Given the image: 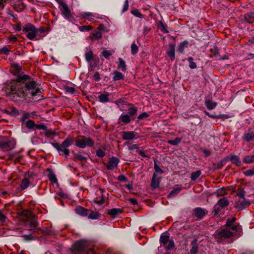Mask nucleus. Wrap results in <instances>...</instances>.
Returning a JSON list of instances; mask_svg holds the SVG:
<instances>
[{
	"mask_svg": "<svg viewBox=\"0 0 254 254\" xmlns=\"http://www.w3.org/2000/svg\"><path fill=\"white\" fill-rule=\"evenodd\" d=\"M158 26V28L160 29L161 31H162L164 33H167L168 32V31L166 28V25L162 21H159Z\"/></svg>",
	"mask_w": 254,
	"mask_h": 254,
	"instance_id": "nucleus-37",
	"label": "nucleus"
},
{
	"mask_svg": "<svg viewBox=\"0 0 254 254\" xmlns=\"http://www.w3.org/2000/svg\"><path fill=\"white\" fill-rule=\"evenodd\" d=\"M6 221V216L0 210V222L4 223Z\"/></svg>",
	"mask_w": 254,
	"mask_h": 254,
	"instance_id": "nucleus-62",
	"label": "nucleus"
},
{
	"mask_svg": "<svg viewBox=\"0 0 254 254\" xmlns=\"http://www.w3.org/2000/svg\"><path fill=\"white\" fill-rule=\"evenodd\" d=\"M198 244H197V240L196 239H194L192 240L191 242V248L190 251V254H197L198 253Z\"/></svg>",
	"mask_w": 254,
	"mask_h": 254,
	"instance_id": "nucleus-15",
	"label": "nucleus"
},
{
	"mask_svg": "<svg viewBox=\"0 0 254 254\" xmlns=\"http://www.w3.org/2000/svg\"><path fill=\"white\" fill-rule=\"evenodd\" d=\"M29 186V181L27 178H24L22 180V182L19 185L18 190H23L26 189Z\"/></svg>",
	"mask_w": 254,
	"mask_h": 254,
	"instance_id": "nucleus-18",
	"label": "nucleus"
},
{
	"mask_svg": "<svg viewBox=\"0 0 254 254\" xmlns=\"http://www.w3.org/2000/svg\"><path fill=\"white\" fill-rule=\"evenodd\" d=\"M23 218L25 226L30 231H33L37 227V219L34 215H32L28 211L23 212Z\"/></svg>",
	"mask_w": 254,
	"mask_h": 254,
	"instance_id": "nucleus-1",
	"label": "nucleus"
},
{
	"mask_svg": "<svg viewBox=\"0 0 254 254\" xmlns=\"http://www.w3.org/2000/svg\"><path fill=\"white\" fill-rule=\"evenodd\" d=\"M182 140V139L180 138H176L174 140H170L167 141L168 143H169L171 145H176L179 144Z\"/></svg>",
	"mask_w": 254,
	"mask_h": 254,
	"instance_id": "nucleus-45",
	"label": "nucleus"
},
{
	"mask_svg": "<svg viewBox=\"0 0 254 254\" xmlns=\"http://www.w3.org/2000/svg\"><path fill=\"white\" fill-rule=\"evenodd\" d=\"M96 155L99 157H103L105 155V152L102 148L97 149L96 151Z\"/></svg>",
	"mask_w": 254,
	"mask_h": 254,
	"instance_id": "nucleus-50",
	"label": "nucleus"
},
{
	"mask_svg": "<svg viewBox=\"0 0 254 254\" xmlns=\"http://www.w3.org/2000/svg\"><path fill=\"white\" fill-rule=\"evenodd\" d=\"M75 211L76 213L82 216H85L88 215V210L81 206L76 207Z\"/></svg>",
	"mask_w": 254,
	"mask_h": 254,
	"instance_id": "nucleus-19",
	"label": "nucleus"
},
{
	"mask_svg": "<svg viewBox=\"0 0 254 254\" xmlns=\"http://www.w3.org/2000/svg\"><path fill=\"white\" fill-rule=\"evenodd\" d=\"M128 0H125L124 1L123 6V9L122 12H125L128 9Z\"/></svg>",
	"mask_w": 254,
	"mask_h": 254,
	"instance_id": "nucleus-61",
	"label": "nucleus"
},
{
	"mask_svg": "<svg viewBox=\"0 0 254 254\" xmlns=\"http://www.w3.org/2000/svg\"><path fill=\"white\" fill-rule=\"evenodd\" d=\"M75 158L77 160H79V161H84V160H86L87 159V158L85 156L82 155L81 154V153H78L76 154L75 155Z\"/></svg>",
	"mask_w": 254,
	"mask_h": 254,
	"instance_id": "nucleus-51",
	"label": "nucleus"
},
{
	"mask_svg": "<svg viewBox=\"0 0 254 254\" xmlns=\"http://www.w3.org/2000/svg\"><path fill=\"white\" fill-rule=\"evenodd\" d=\"M170 240V237L168 235L162 234L161 237H160L159 241L161 243V245L164 246L167 245Z\"/></svg>",
	"mask_w": 254,
	"mask_h": 254,
	"instance_id": "nucleus-23",
	"label": "nucleus"
},
{
	"mask_svg": "<svg viewBox=\"0 0 254 254\" xmlns=\"http://www.w3.org/2000/svg\"><path fill=\"white\" fill-rule=\"evenodd\" d=\"M122 212V210L120 208H114L109 210L108 213L112 216H116Z\"/></svg>",
	"mask_w": 254,
	"mask_h": 254,
	"instance_id": "nucleus-34",
	"label": "nucleus"
},
{
	"mask_svg": "<svg viewBox=\"0 0 254 254\" xmlns=\"http://www.w3.org/2000/svg\"><path fill=\"white\" fill-rule=\"evenodd\" d=\"M159 179L156 178V176H153L152 177L151 183V187L153 189H156L159 187Z\"/></svg>",
	"mask_w": 254,
	"mask_h": 254,
	"instance_id": "nucleus-24",
	"label": "nucleus"
},
{
	"mask_svg": "<svg viewBox=\"0 0 254 254\" xmlns=\"http://www.w3.org/2000/svg\"><path fill=\"white\" fill-rule=\"evenodd\" d=\"M119 119L125 124H127L130 121V117L127 114H122L121 115Z\"/></svg>",
	"mask_w": 254,
	"mask_h": 254,
	"instance_id": "nucleus-25",
	"label": "nucleus"
},
{
	"mask_svg": "<svg viewBox=\"0 0 254 254\" xmlns=\"http://www.w3.org/2000/svg\"><path fill=\"white\" fill-rule=\"evenodd\" d=\"M188 61L189 63V67L191 69H195L197 67L196 64L193 61V58L192 57H189L188 59Z\"/></svg>",
	"mask_w": 254,
	"mask_h": 254,
	"instance_id": "nucleus-40",
	"label": "nucleus"
},
{
	"mask_svg": "<svg viewBox=\"0 0 254 254\" xmlns=\"http://www.w3.org/2000/svg\"><path fill=\"white\" fill-rule=\"evenodd\" d=\"M244 174L246 176H253L254 175V167L251 169L248 170L244 172Z\"/></svg>",
	"mask_w": 254,
	"mask_h": 254,
	"instance_id": "nucleus-53",
	"label": "nucleus"
},
{
	"mask_svg": "<svg viewBox=\"0 0 254 254\" xmlns=\"http://www.w3.org/2000/svg\"><path fill=\"white\" fill-rule=\"evenodd\" d=\"M243 139L246 141H250L254 139V132L250 131L245 133L243 137Z\"/></svg>",
	"mask_w": 254,
	"mask_h": 254,
	"instance_id": "nucleus-22",
	"label": "nucleus"
},
{
	"mask_svg": "<svg viewBox=\"0 0 254 254\" xmlns=\"http://www.w3.org/2000/svg\"><path fill=\"white\" fill-rule=\"evenodd\" d=\"M10 51V49L6 47H4L0 49V54H3L5 55H8Z\"/></svg>",
	"mask_w": 254,
	"mask_h": 254,
	"instance_id": "nucleus-54",
	"label": "nucleus"
},
{
	"mask_svg": "<svg viewBox=\"0 0 254 254\" xmlns=\"http://www.w3.org/2000/svg\"><path fill=\"white\" fill-rule=\"evenodd\" d=\"M100 216V214L97 212L92 211L88 215V218L91 219H97Z\"/></svg>",
	"mask_w": 254,
	"mask_h": 254,
	"instance_id": "nucleus-42",
	"label": "nucleus"
},
{
	"mask_svg": "<svg viewBox=\"0 0 254 254\" xmlns=\"http://www.w3.org/2000/svg\"><path fill=\"white\" fill-rule=\"evenodd\" d=\"M11 90L12 94H16L18 97H21L23 96V89L22 84L20 82H17L14 81L12 83Z\"/></svg>",
	"mask_w": 254,
	"mask_h": 254,
	"instance_id": "nucleus-6",
	"label": "nucleus"
},
{
	"mask_svg": "<svg viewBox=\"0 0 254 254\" xmlns=\"http://www.w3.org/2000/svg\"><path fill=\"white\" fill-rule=\"evenodd\" d=\"M46 132H45V135L46 136H47V137H51L52 136H54V132L52 131V130H47L46 129Z\"/></svg>",
	"mask_w": 254,
	"mask_h": 254,
	"instance_id": "nucleus-63",
	"label": "nucleus"
},
{
	"mask_svg": "<svg viewBox=\"0 0 254 254\" xmlns=\"http://www.w3.org/2000/svg\"><path fill=\"white\" fill-rule=\"evenodd\" d=\"M137 134L134 131H123L122 137L124 140H132L137 138Z\"/></svg>",
	"mask_w": 254,
	"mask_h": 254,
	"instance_id": "nucleus-7",
	"label": "nucleus"
},
{
	"mask_svg": "<svg viewBox=\"0 0 254 254\" xmlns=\"http://www.w3.org/2000/svg\"><path fill=\"white\" fill-rule=\"evenodd\" d=\"M230 159L231 161L235 164L237 166H240L241 164V162L240 160L239 157L235 155H232L230 157Z\"/></svg>",
	"mask_w": 254,
	"mask_h": 254,
	"instance_id": "nucleus-28",
	"label": "nucleus"
},
{
	"mask_svg": "<svg viewBox=\"0 0 254 254\" xmlns=\"http://www.w3.org/2000/svg\"><path fill=\"white\" fill-rule=\"evenodd\" d=\"M217 196H224L227 194L226 190L224 188L218 189L215 192Z\"/></svg>",
	"mask_w": 254,
	"mask_h": 254,
	"instance_id": "nucleus-36",
	"label": "nucleus"
},
{
	"mask_svg": "<svg viewBox=\"0 0 254 254\" xmlns=\"http://www.w3.org/2000/svg\"><path fill=\"white\" fill-rule=\"evenodd\" d=\"M181 188H176L174 189L170 193L169 195V197H171L176 196L181 191Z\"/></svg>",
	"mask_w": 254,
	"mask_h": 254,
	"instance_id": "nucleus-38",
	"label": "nucleus"
},
{
	"mask_svg": "<svg viewBox=\"0 0 254 254\" xmlns=\"http://www.w3.org/2000/svg\"><path fill=\"white\" fill-rule=\"evenodd\" d=\"M15 141L12 139L1 141L0 142V151L7 152L15 147Z\"/></svg>",
	"mask_w": 254,
	"mask_h": 254,
	"instance_id": "nucleus-5",
	"label": "nucleus"
},
{
	"mask_svg": "<svg viewBox=\"0 0 254 254\" xmlns=\"http://www.w3.org/2000/svg\"><path fill=\"white\" fill-rule=\"evenodd\" d=\"M110 94L108 92H104L101 94L100 96H98V100L101 103H107L110 101L109 100Z\"/></svg>",
	"mask_w": 254,
	"mask_h": 254,
	"instance_id": "nucleus-17",
	"label": "nucleus"
},
{
	"mask_svg": "<svg viewBox=\"0 0 254 254\" xmlns=\"http://www.w3.org/2000/svg\"><path fill=\"white\" fill-rule=\"evenodd\" d=\"M12 72L14 74H19L21 70V66L17 64H13L11 68Z\"/></svg>",
	"mask_w": 254,
	"mask_h": 254,
	"instance_id": "nucleus-29",
	"label": "nucleus"
},
{
	"mask_svg": "<svg viewBox=\"0 0 254 254\" xmlns=\"http://www.w3.org/2000/svg\"><path fill=\"white\" fill-rule=\"evenodd\" d=\"M59 5L62 6V14L64 16V18L65 19H69V18L71 17V14L68 5L65 3Z\"/></svg>",
	"mask_w": 254,
	"mask_h": 254,
	"instance_id": "nucleus-8",
	"label": "nucleus"
},
{
	"mask_svg": "<svg viewBox=\"0 0 254 254\" xmlns=\"http://www.w3.org/2000/svg\"><path fill=\"white\" fill-rule=\"evenodd\" d=\"M124 78V75L122 73L118 71H114L113 77V81H118V80H122Z\"/></svg>",
	"mask_w": 254,
	"mask_h": 254,
	"instance_id": "nucleus-26",
	"label": "nucleus"
},
{
	"mask_svg": "<svg viewBox=\"0 0 254 254\" xmlns=\"http://www.w3.org/2000/svg\"><path fill=\"white\" fill-rule=\"evenodd\" d=\"M30 117V115L28 113H24L20 118V121L22 122H25Z\"/></svg>",
	"mask_w": 254,
	"mask_h": 254,
	"instance_id": "nucleus-59",
	"label": "nucleus"
},
{
	"mask_svg": "<svg viewBox=\"0 0 254 254\" xmlns=\"http://www.w3.org/2000/svg\"><path fill=\"white\" fill-rule=\"evenodd\" d=\"M79 30L81 32L88 31L92 29L93 27L90 25L79 26Z\"/></svg>",
	"mask_w": 254,
	"mask_h": 254,
	"instance_id": "nucleus-41",
	"label": "nucleus"
},
{
	"mask_svg": "<svg viewBox=\"0 0 254 254\" xmlns=\"http://www.w3.org/2000/svg\"><path fill=\"white\" fill-rule=\"evenodd\" d=\"M205 103L207 108L209 110H213L216 107L217 105L216 103L212 102L210 100L205 101Z\"/></svg>",
	"mask_w": 254,
	"mask_h": 254,
	"instance_id": "nucleus-31",
	"label": "nucleus"
},
{
	"mask_svg": "<svg viewBox=\"0 0 254 254\" xmlns=\"http://www.w3.org/2000/svg\"><path fill=\"white\" fill-rule=\"evenodd\" d=\"M35 129L46 130L47 127L44 124H35Z\"/></svg>",
	"mask_w": 254,
	"mask_h": 254,
	"instance_id": "nucleus-57",
	"label": "nucleus"
},
{
	"mask_svg": "<svg viewBox=\"0 0 254 254\" xmlns=\"http://www.w3.org/2000/svg\"><path fill=\"white\" fill-rule=\"evenodd\" d=\"M74 142V139L72 138H67L62 142V143L60 144V145L63 148H66L67 147L70 146Z\"/></svg>",
	"mask_w": 254,
	"mask_h": 254,
	"instance_id": "nucleus-20",
	"label": "nucleus"
},
{
	"mask_svg": "<svg viewBox=\"0 0 254 254\" xmlns=\"http://www.w3.org/2000/svg\"><path fill=\"white\" fill-rule=\"evenodd\" d=\"M229 227H230V230H231L232 231H233V232H234V233L235 231L238 232H240L242 231V227L240 225L232 226Z\"/></svg>",
	"mask_w": 254,
	"mask_h": 254,
	"instance_id": "nucleus-52",
	"label": "nucleus"
},
{
	"mask_svg": "<svg viewBox=\"0 0 254 254\" xmlns=\"http://www.w3.org/2000/svg\"><path fill=\"white\" fill-rule=\"evenodd\" d=\"M119 67L123 71H125L126 69V65L125 61L121 58L119 59Z\"/></svg>",
	"mask_w": 254,
	"mask_h": 254,
	"instance_id": "nucleus-47",
	"label": "nucleus"
},
{
	"mask_svg": "<svg viewBox=\"0 0 254 254\" xmlns=\"http://www.w3.org/2000/svg\"><path fill=\"white\" fill-rule=\"evenodd\" d=\"M136 113L137 109L136 108H131L128 110V115H129L130 117L134 116Z\"/></svg>",
	"mask_w": 254,
	"mask_h": 254,
	"instance_id": "nucleus-55",
	"label": "nucleus"
},
{
	"mask_svg": "<svg viewBox=\"0 0 254 254\" xmlns=\"http://www.w3.org/2000/svg\"><path fill=\"white\" fill-rule=\"evenodd\" d=\"M102 34L100 31H96L91 34L90 36V39L93 40V39H100L102 38Z\"/></svg>",
	"mask_w": 254,
	"mask_h": 254,
	"instance_id": "nucleus-32",
	"label": "nucleus"
},
{
	"mask_svg": "<svg viewBox=\"0 0 254 254\" xmlns=\"http://www.w3.org/2000/svg\"><path fill=\"white\" fill-rule=\"evenodd\" d=\"M131 13L137 17L141 18L142 17V14L138 9L132 10L131 11Z\"/></svg>",
	"mask_w": 254,
	"mask_h": 254,
	"instance_id": "nucleus-58",
	"label": "nucleus"
},
{
	"mask_svg": "<svg viewBox=\"0 0 254 254\" xmlns=\"http://www.w3.org/2000/svg\"><path fill=\"white\" fill-rule=\"evenodd\" d=\"M94 141L90 138L82 136L75 140V145L80 148H84L86 146L91 147L94 145Z\"/></svg>",
	"mask_w": 254,
	"mask_h": 254,
	"instance_id": "nucleus-3",
	"label": "nucleus"
},
{
	"mask_svg": "<svg viewBox=\"0 0 254 254\" xmlns=\"http://www.w3.org/2000/svg\"><path fill=\"white\" fill-rule=\"evenodd\" d=\"M250 205V202L248 200L243 199L239 200L237 203V207L239 209H243Z\"/></svg>",
	"mask_w": 254,
	"mask_h": 254,
	"instance_id": "nucleus-14",
	"label": "nucleus"
},
{
	"mask_svg": "<svg viewBox=\"0 0 254 254\" xmlns=\"http://www.w3.org/2000/svg\"><path fill=\"white\" fill-rule=\"evenodd\" d=\"M164 246L165 247V248L166 250H170L173 249L175 247L174 240L173 239L170 240L167 244L164 245Z\"/></svg>",
	"mask_w": 254,
	"mask_h": 254,
	"instance_id": "nucleus-35",
	"label": "nucleus"
},
{
	"mask_svg": "<svg viewBox=\"0 0 254 254\" xmlns=\"http://www.w3.org/2000/svg\"><path fill=\"white\" fill-rule=\"evenodd\" d=\"M53 146L58 151L60 155H64L68 156L69 154V149L67 148H63L60 145L59 143H52Z\"/></svg>",
	"mask_w": 254,
	"mask_h": 254,
	"instance_id": "nucleus-11",
	"label": "nucleus"
},
{
	"mask_svg": "<svg viewBox=\"0 0 254 254\" xmlns=\"http://www.w3.org/2000/svg\"><path fill=\"white\" fill-rule=\"evenodd\" d=\"M243 162L246 164H251L254 162V155H250L245 156Z\"/></svg>",
	"mask_w": 254,
	"mask_h": 254,
	"instance_id": "nucleus-30",
	"label": "nucleus"
},
{
	"mask_svg": "<svg viewBox=\"0 0 254 254\" xmlns=\"http://www.w3.org/2000/svg\"><path fill=\"white\" fill-rule=\"evenodd\" d=\"M23 31L29 40H37L38 39L36 38L38 31L33 24L27 23L23 28Z\"/></svg>",
	"mask_w": 254,
	"mask_h": 254,
	"instance_id": "nucleus-2",
	"label": "nucleus"
},
{
	"mask_svg": "<svg viewBox=\"0 0 254 254\" xmlns=\"http://www.w3.org/2000/svg\"><path fill=\"white\" fill-rule=\"evenodd\" d=\"M77 17L81 19H88L89 21H93L94 18V15L90 12H83L79 13Z\"/></svg>",
	"mask_w": 254,
	"mask_h": 254,
	"instance_id": "nucleus-12",
	"label": "nucleus"
},
{
	"mask_svg": "<svg viewBox=\"0 0 254 254\" xmlns=\"http://www.w3.org/2000/svg\"><path fill=\"white\" fill-rule=\"evenodd\" d=\"M188 42L186 40L184 41L182 43H180L178 47V51L180 53H183L184 49L187 47Z\"/></svg>",
	"mask_w": 254,
	"mask_h": 254,
	"instance_id": "nucleus-27",
	"label": "nucleus"
},
{
	"mask_svg": "<svg viewBox=\"0 0 254 254\" xmlns=\"http://www.w3.org/2000/svg\"><path fill=\"white\" fill-rule=\"evenodd\" d=\"M195 212L196 216L199 218H202L206 213V211L205 209L200 207H197L195 208Z\"/></svg>",
	"mask_w": 254,
	"mask_h": 254,
	"instance_id": "nucleus-21",
	"label": "nucleus"
},
{
	"mask_svg": "<svg viewBox=\"0 0 254 254\" xmlns=\"http://www.w3.org/2000/svg\"><path fill=\"white\" fill-rule=\"evenodd\" d=\"M85 248V241L81 240L76 242L73 246V251L74 253L82 252Z\"/></svg>",
	"mask_w": 254,
	"mask_h": 254,
	"instance_id": "nucleus-10",
	"label": "nucleus"
},
{
	"mask_svg": "<svg viewBox=\"0 0 254 254\" xmlns=\"http://www.w3.org/2000/svg\"><path fill=\"white\" fill-rule=\"evenodd\" d=\"M236 218L235 217H231L227 219L226 221V226L227 227H230L231 225L235 222Z\"/></svg>",
	"mask_w": 254,
	"mask_h": 254,
	"instance_id": "nucleus-56",
	"label": "nucleus"
},
{
	"mask_svg": "<svg viewBox=\"0 0 254 254\" xmlns=\"http://www.w3.org/2000/svg\"><path fill=\"white\" fill-rule=\"evenodd\" d=\"M26 127L29 129H35V124L31 120H28L26 121Z\"/></svg>",
	"mask_w": 254,
	"mask_h": 254,
	"instance_id": "nucleus-39",
	"label": "nucleus"
},
{
	"mask_svg": "<svg viewBox=\"0 0 254 254\" xmlns=\"http://www.w3.org/2000/svg\"><path fill=\"white\" fill-rule=\"evenodd\" d=\"M103 55L106 58H109V57L112 55V53L110 51H107V50H105V51L102 52Z\"/></svg>",
	"mask_w": 254,
	"mask_h": 254,
	"instance_id": "nucleus-60",
	"label": "nucleus"
},
{
	"mask_svg": "<svg viewBox=\"0 0 254 254\" xmlns=\"http://www.w3.org/2000/svg\"><path fill=\"white\" fill-rule=\"evenodd\" d=\"M93 78L95 81H99L101 79L100 78V74L98 72H96L94 73L93 75Z\"/></svg>",
	"mask_w": 254,
	"mask_h": 254,
	"instance_id": "nucleus-64",
	"label": "nucleus"
},
{
	"mask_svg": "<svg viewBox=\"0 0 254 254\" xmlns=\"http://www.w3.org/2000/svg\"><path fill=\"white\" fill-rule=\"evenodd\" d=\"M235 232H232L228 229H223L218 232V235L220 237L224 238H229L234 235Z\"/></svg>",
	"mask_w": 254,
	"mask_h": 254,
	"instance_id": "nucleus-13",
	"label": "nucleus"
},
{
	"mask_svg": "<svg viewBox=\"0 0 254 254\" xmlns=\"http://www.w3.org/2000/svg\"><path fill=\"white\" fill-rule=\"evenodd\" d=\"M154 168L155 171L153 175V176H156L158 174H162L163 173V171L161 169H160V168L157 165L155 164Z\"/></svg>",
	"mask_w": 254,
	"mask_h": 254,
	"instance_id": "nucleus-43",
	"label": "nucleus"
},
{
	"mask_svg": "<svg viewBox=\"0 0 254 254\" xmlns=\"http://www.w3.org/2000/svg\"><path fill=\"white\" fill-rule=\"evenodd\" d=\"M201 171H196L195 172H193L191 174V179L193 181L196 180L201 175Z\"/></svg>",
	"mask_w": 254,
	"mask_h": 254,
	"instance_id": "nucleus-49",
	"label": "nucleus"
},
{
	"mask_svg": "<svg viewBox=\"0 0 254 254\" xmlns=\"http://www.w3.org/2000/svg\"><path fill=\"white\" fill-rule=\"evenodd\" d=\"M175 45L171 44L169 45V49L167 51V54L168 56L172 60H174L175 54Z\"/></svg>",
	"mask_w": 254,
	"mask_h": 254,
	"instance_id": "nucleus-16",
	"label": "nucleus"
},
{
	"mask_svg": "<svg viewBox=\"0 0 254 254\" xmlns=\"http://www.w3.org/2000/svg\"><path fill=\"white\" fill-rule=\"evenodd\" d=\"M119 163V159L116 157H112L110 159L106 167L109 170H114L117 168Z\"/></svg>",
	"mask_w": 254,
	"mask_h": 254,
	"instance_id": "nucleus-9",
	"label": "nucleus"
},
{
	"mask_svg": "<svg viewBox=\"0 0 254 254\" xmlns=\"http://www.w3.org/2000/svg\"><path fill=\"white\" fill-rule=\"evenodd\" d=\"M217 204L221 207H225L229 205V201L226 198L218 200Z\"/></svg>",
	"mask_w": 254,
	"mask_h": 254,
	"instance_id": "nucleus-33",
	"label": "nucleus"
},
{
	"mask_svg": "<svg viewBox=\"0 0 254 254\" xmlns=\"http://www.w3.org/2000/svg\"><path fill=\"white\" fill-rule=\"evenodd\" d=\"M25 87L27 90L30 91L32 96L38 95L41 93L40 88L37 87V84L33 80H29L25 83Z\"/></svg>",
	"mask_w": 254,
	"mask_h": 254,
	"instance_id": "nucleus-4",
	"label": "nucleus"
},
{
	"mask_svg": "<svg viewBox=\"0 0 254 254\" xmlns=\"http://www.w3.org/2000/svg\"><path fill=\"white\" fill-rule=\"evenodd\" d=\"M85 56L86 60L88 62H90L91 61H92L93 60V54H92V52H91V51L86 52L85 54Z\"/></svg>",
	"mask_w": 254,
	"mask_h": 254,
	"instance_id": "nucleus-44",
	"label": "nucleus"
},
{
	"mask_svg": "<svg viewBox=\"0 0 254 254\" xmlns=\"http://www.w3.org/2000/svg\"><path fill=\"white\" fill-rule=\"evenodd\" d=\"M48 177L50 181L53 183H56L58 182L57 179L55 174L53 173H50V174L48 175Z\"/></svg>",
	"mask_w": 254,
	"mask_h": 254,
	"instance_id": "nucleus-48",
	"label": "nucleus"
},
{
	"mask_svg": "<svg viewBox=\"0 0 254 254\" xmlns=\"http://www.w3.org/2000/svg\"><path fill=\"white\" fill-rule=\"evenodd\" d=\"M138 51V46L134 43H133L131 45V53H132V55H134L137 54Z\"/></svg>",
	"mask_w": 254,
	"mask_h": 254,
	"instance_id": "nucleus-46",
	"label": "nucleus"
}]
</instances>
